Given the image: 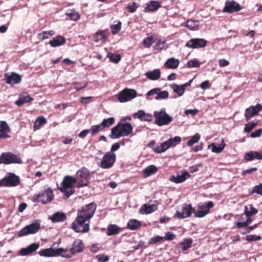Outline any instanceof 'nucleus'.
I'll use <instances>...</instances> for the list:
<instances>
[{"label":"nucleus","mask_w":262,"mask_h":262,"mask_svg":"<svg viewBox=\"0 0 262 262\" xmlns=\"http://www.w3.org/2000/svg\"><path fill=\"white\" fill-rule=\"evenodd\" d=\"M97 205L92 202L82 206L77 211V215L72 224L76 232H87L90 230V220L95 214Z\"/></svg>","instance_id":"f257e3e1"},{"label":"nucleus","mask_w":262,"mask_h":262,"mask_svg":"<svg viewBox=\"0 0 262 262\" xmlns=\"http://www.w3.org/2000/svg\"><path fill=\"white\" fill-rule=\"evenodd\" d=\"M83 248V247H72L68 250L62 248L53 249L50 247L41 250L38 253L40 256L43 257H55L61 255L64 257H71L76 253L82 251Z\"/></svg>","instance_id":"f03ea898"},{"label":"nucleus","mask_w":262,"mask_h":262,"mask_svg":"<svg viewBox=\"0 0 262 262\" xmlns=\"http://www.w3.org/2000/svg\"><path fill=\"white\" fill-rule=\"evenodd\" d=\"M133 130V127L130 123L119 122L112 128L110 137L111 139H118L127 136L132 133Z\"/></svg>","instance_id":"7ed1b4c3"},{"label":"nucleus","mask_w":262,"mask_h":262,"mask_svg":"<svg viewBox=\"0 0 262 262\" xmlns=\"http://www.w3.org/2000/svg\"><path fill=\"white\" fill-rule=\"evenodd\" d=\"M54 199L53 191L51 188L40 191L38 194H35L32 200L34 203L40 202L42 204H46L51 202Z\"/></svg>","instance_id":"20e7f679"},{"label":"nucleus","mask_w":262,"mask_h":262,"mask_svg":"<svg viewBox=\"0 0 262 262\" xmlns=\"http://www.w3.org/2000/svg\"><path fill=\"white\" fill-rule=\"evenodd\" d=\"M154 116V123L159 126L168 125L173 120L172 117L166 113L165 108H162L159 111H155Z\"/></svg>","instance_id":"39448f33"},{"label":"nucleus","mask_w":262,"mask_h":262,"mask_svg":"<svg viewBox=\"0 0 262 262\" xmlns=\"http://www.w3.org/2000/svg\"><path fill=\"white\" fill-rule=\"evenodd\" d=\"M75 179L78 187L86 186L91 179L90 172L86 168L81 167L77 171Z\"/></svg>","instance_id":"423d86ee"},{"label":"nucleus","mask_w":262,"mask_h":262,"mask_svg":"<svg viewBox=\"0 0 262 262\" xmlns=\"http://www.w3.org/2000/svg\"><path fill=\"white\" fill-rule=\"evenodd\" d=\"M75 183H76V181L75 178L69 176H67L64 178L62 182V187L59 189L64 193L66 198H68L74 192L73 185Z\"/></svg>","instance_id":"0eeeda50"},{"label":"nucleus","mask_w":262,"mask_h":262,"mask_svg":"<svg viewBox=\"0 0 262 262\" xmlns=\"http://www.w3.org/2000/svg\"><path fill=\"white\" fill-rule=\"evenodd\" d=\"M21 163V158L18 155H15L11 152H3L0 156V164L9 165L15 163L20 164Z\"/></svg>","instance_id":"6e6552de"},{"label":"nucleus","mask_w":262,"mask_h":262,"mask_svg":"<svg viewBox=\"0 0 262 262\" xmlns=\"http://www.w3.org/2000/svg\"><path fill=\"white\" fill-rule=\"evenodd\" d=\"M20 183L18 176L14 173H8L7 175L0 180V186L15 187Z\"/></svg>","instance_id":"1a4fd4ad"},{"label":"nucleus","mask_w":262,"mask_h":262,"mask_svg":"<svg viewBox=\"0 0 262 262\" xmlns=\"http://www.w3.org/2000/svg\"><path fill=\"white\" fill-rule=\"evenodd\" d=\"M40 229V221L35 220L31 224L25 226L18 233V236H23L28 234L37 233Z\"/></svg>","instance_id":"9d476101"},{"label":"nucleus","mask_w":262,"mask_h":262,"mask_svg":"<svg viewBox=\"0 0 262 262\" xmlns=\"http://www.w3.org/2000/svg\"><path fill=\"white\" fill-rule=\"evenodd\" d=\"M137 96V92L134 89L125 88L117 95L118 101L121 103L130 101Z\"/></svg>","instance_id":"9b49d317"},{"label":"nucleus","mask_w":262,"mask_h":262,"mask_svg":"<svg viewBox=\"0 0 262 262\" xmlns=\"http://www.w3.org/2000/svg\"><path fill=\"white\" fill-rule=\"evenodd\" d=\"M116 161V155L114 152L108 151L103 156L100 163V167L103 169L111 168Z\"/></svg>","instance_id":"f8f14e48"},{"label":"nucleus","mask_w":262,"mask_h":262,"mask_svg":"<svg viewBox=\"0 0 262 262\" xmlns=\"http://www.w3.org/2000/svg\"><path fill=\"white\" fill-rule=\"evenodd\" d=\"M214 204L212 201H208L204 204H199L198 205V210H195L194 216L196 217H203L209 213L210 209L213 208Z\"/></svg>","instance_id":"ddd939ff"},{"label":"nucleus","mask_w":262,"mask_h":262,"mask_svg":"<svg viewBox=\"0 0 262 262\" xmlns=\"http://www.w3.org/2000/svg\"><path fill=\"white\" fill-rule=\"evenodd\" d=\"M207 44V41L203 38H192L188 41L185 47L191 49L202 48L206 47Z\"/></svg>","instance_id":"4468645a"},{"label":"nucleus","mask_w":262,"mask_h":262,"mask_svg":"<svg viewBox=\"0 0 262 262\" xmlns=\"http://www.w3.org/2000/svg\"><path fill=\"white\" fill-rule=\"evenodd\" d=\"M262 111V104H257L255 106H251L245 110V116L246 121L257 115Z\"/></svg>","instance_id":"2eb2a0df"},{"label":"nucleus","mask_w":262,"mask_h":262,"mask_svg":"<svg viewBox=\"0 0 262 262\" xmlns=\"http://www.w3.org/2000/svg\"><path fill=\"white\" fill-rule=\"evenodd\" d=\"M192 213L195 214V209L191 204H184L182 207V212L177 211L176 216L179 219H184L189 217Z\"/></svg>","instance_id":"dca6fc26"},{"label":"nucleus","mask_w":262,"mask_h":262,"mask_svg":"<svg viewBox=\"0 0 262 262\" xmlns=\"http://www.w3.org/2000/svg\"><path fill=\"white\" fill-rule=\"evenodd\" d=\"M242 8L239 4L234 1H226L223 11L228 13H232L238 12L241 10Z\"/></svg>","instance_id":"f3484780"},{"label":"nucleus","mask_w":262,"mask_h":262,"mask_svg":"<svg viewBox=\"0 0 262 262\" xmlns=\"http://www.w3.org/2000/svg\"><path fill=\"white\" fill-rule=\"evenodd\" d=\"M4 77L6 82L10 85L18 84L21 81V76L15 73H12L11 75L5 74Z\"/></svg>","instance_id":"a211bd4d"},{"label":"nucleus","mask_w":262,"mask_h":262,"mask_svg":"<svg viewBox=\"0 0 262 262\" xmlns=\"http://www.w3.org/2000/svg\"><path fill=\"white\" fill-rule=\"evenodd\" d=\"M11 132V129L5 121H0V140L2 139L10 138L9 134Z\"/></svg>","instance_id":"6ab92c4d"},{"label":"nucleus","mask_w":262,"mask_h":262,"mask_svg":"<svg viewBox=\"0 0 262 262\" xmlns=\"http://www.w3.org/2000/svg\"><path fill=\"white\" fill-rule=\"evenodd\" d=\"M134 118H138L141 121H151L152 120V116L150 114L146 113L143 110H139L138 112L133 115Z\"/></svg>","instance_id":"aec40b11"},{"label":"nucleus","mask_w":262,"mask_h":262,"mask_svg":"<svg viewBox=\"0 0 262 262\" xmlns=\"http://www.w3.org/2000/svg\"><path fill=\"white\" fill-rule=\"evenodd\" d=\"M109 34L106 31L99 30L94 35L93 39L95 42L100 41L104 43L106 41Z\"/></svg>","instance_id":"412c9836"},{"label":"nucleus","mask_w":262,"mask_h":262,"mask_svg":"<svg viewBox=\"0 0 262 262\" xmlns=\"http://www.w3.org/2000/svg\"><path fill=\"white\" fill-rule=\"evenodd\" d=\"M244 159L247 161H251L254 159L262 160V151H250L247 152L244 155Z\"/></svg>","instance_id":"4be33fe9"},{"label":"nucleus","mask_w":262,"mask_h":262,"mask_svg":"<svg viewBox=\"0 0 262 262\" xmlns=\"http://www.w3.org/2000/svg\"><path fill=\"white\" fill-rule=\"evenodd\" d=\"M190 177V174L186 171L183 172L182 174L177 176H172L170 178V181L175 183H181L184 182L187 178Z\"/></svg>","instance_id":"5701e85b"},{"label":"nucleus","mask_w":262,"mask_h":262,"mask_svg":"<svg viewBox=\"0 0 262 262\" xmlns=\"http://www.w3.org/2000/svg\"><path fill=\"white\" fill-rule=\"evenodd\" d=\"M161 7V4L158 1H150L147 3L146 7L145 8L144 12H154Z\"/></svg>","instance_id":"b1692460"},{"label":"nucleus","mask_w":262,"mask_h":262,"mask_svg":"<svg viewBox=\"0 0 262 262\" xmlns=\"http://www.w3.org/2000/svg\"><path fill=\"white\" fill-rule=\"evenodd\" d=\"M66 40L64 37L61 35H57L49 41V44L52 47H57L66 43Z\"/></svg>","instance_id":"393cba45"},{"label":"nucleus","mask_w":262,"mask_h":262,"mask_svg":"<svg viewBox=\"0 0 262 262\" xmlns=\"http://www.w3.org/2000/svg\"><path fill=\"white\" fill-rule=\"evenodd\" d=\"M157 209L158 206L156 204L148 205L145 204L139 209V213L141 214H150L157 210Z\"/></svg>","instance_id":"a878e982"},{"label":"nucleus","mask_w":262,"mask_h":262,"mask_svg":"<svg viewBox=\"0 0 262 262\" xmlns=\"http://www.w3.org/2000/svg\"><path fill=\"white\" fill-rule=\"evenodd\" d=\"M33 99L27 93H23L20 95L19 99L15 101V104L18 106H22L24 104L30 102Z\"/></svg>","instance_id":"bb28decb"},{"label":"nucleus","mask_w":262,"mask_h":262,"mask_svg":"<svg viewBox=\"0 0 262 262\" xmlns=\"http://www.w3.org/2000/svg\"><path fill=\"white\" fill-rule=\"evenodd\" d=\"M49 219L53 223L61 222L64 221L67 219L66 214L63 212H57L54 213Z\"/></svg>","instance_id":"cd10ccee"},{"label":"nucleus","mask_w":262,"mask_h":262,"mask_svg":"<svg viewBox=\"0 0 262 262\" xmlns=\"http://www.w3.org/2000/svg\"><path fill=\"white\" fill-rule=\"evenodd\" d=\"M146 77L151 80H157L160 78L161 71L159 69H155L145 73Z\"/></svg>","instance_id":"c85d7f7f"},{"label":"nucleus","mask_w":262,"mask_h":262,"mask_svg":"<svg viewBox=\"0 0 262 262\" xmlns=\"http://www.w3.org/2000/svg\"><path fill=\"white\" fill-rule=\"evenodd\" d=\"M179 60L177 59H175L174 58L171 57L168 58L165 63H164V66H166L167 68L170 69H175L178 68L179 64Z\"/></svg>","instance_id":"c756f323"},{"label":"nucleus","mask_w":262,"mask_h":262,"mask_svg":"<svg viewBox=\"0 0 262 262\" xmlns=\"http://www.w3.org/2000/svg\"><path fill=\"white\" fill-rule=\"evenodd\" d=\"M157 171V167L154 165H151L146 167L144 169L143 175L144 178H146L156 173Z\"/></svg>","instance_id":"7c9ffc66"},{"label":"nucleus","mask_w":262,"mask_h":262,"mask_svg":"<svg viewBox=\"0 0 262 262\" xmlns=\"http://www.w3.org/2000/svg\"><path fill=\"white\" fill-rule=\"evenodd\" d=\"M225 143L224 142V140H222V142L221 144L218 145H215L214 143H212L210 145L208 146V147H212L211 150L213 152L215 153H220L221 152L225 147Z\"/></svg>","instance_id":"2f4dec72"},{"label":"nucleus","mask_w":262,"mask_h":262,"mask_svg":"<svg viewBox=\"0 0 262 262\" xmlns=\"http://www.w3.org/2000/svg\"><path fill=\"white\" fill-rule=\"evenodd\" d=\"M257 210L252 205H249L245 207L244 213L247 217H251L257 213Z\"/></svg>","instance_id":"473e14b6"},{"label":"nucleus","mask_w":262,"mask_h":262,"mask_svg":"<svg viewBox=\"0 0 262 262\" xmlns=\"http://www.w3.org/2000/svg\"><path fill=\"white\" fill-rule=\"evenodd\" d=\"M47 122L46 119L42 116H40L38 117L34 124V129L35 130H37L40 129V127L46 124Z\"/></svg>","instance_id":"72a5a7b5"},{"label":"nucleus","mask_w":262,"mask_h":262,"mask_svg":"<svg viewBox=\"0 0 262 262\" xmlns=\"http://www.w3.org/2000/svg\"><path fill=\"white\" fill-rule=\"evenodd\" d=\"M170 147L168 140L161 143L159 145H156L155 152L162 153Z\"/></svg>","instance_id":"f704fd0d"},{"label":"nucleus","mask_w":262,"mask_h":262,"mask_svg":"<svg viewBox=\"0 0 262 262\" xmlns=\"http://www.w3.org/2000/svg\"><path fill=\"white\" fill-rule=\"evenodd\" d=\"M141 226V223L140 221L136 219H130L127 223V227L132 230H137Z\"/></svg>","instance_id":"c9c22d12"},{"label":"nucleus","mask_w":262,"mask_h":262,"mask_svg":"<svg viewBox=\"0 0 262 262\" xmlns=\"http://www.w3.org/2000/svg\"><path fill=\"white\" fill-rule=\"evenodd\" d=\"M170 87L173 90V91L178 95L179 96H182L185 90V89L183 84L181 85H179L177 84L173 83L170 85Z\"/></svg>","instance_id":"e433bc0d"},{"label":"nucleus","mask_w":262,"mask_h":262,"mask_svg":"<svg viewBox=\"0 0 262 262\" xmlns=\"http://www.w3.org/2000/svg\"><path fill=\"white\" fill-rule=\"evenodd\" d=\"M55 32L53 30H50L48 31H44L42 32L38 33L37 34V36L39 39L43 40L49 38L50 36H53Z\"/></svg>","instance_id":"4c0bfd02"},{"label":"nucleus","mask_w":262,"mask_h":262,"mask_svg":"<svg viewBox=\"0 0 262 262\" xmlns=\"http://www.w3.org/2000/svg\"><path fill=\"white\" fill-rule=\"evenodd\" d=\"M39 247H27V248H21L19 251L20 255L25 256L30 254L35 251Z\"/></svg>","instance_id":"58836bf2"},{"label":"nucleus","mask_w":262,"mask_h":262,"mask_svg":"<svg viewBox=\"0 0 262 262\" xmlns=\"http://www.w3.org/2000/svg\"><path fill=\"white\" fill-rule=\"evenodd\" d=\"M115 122V118L114 117H110L107 119H104L100 125L104 129L105 128H108L112 126Z\"/></svg>","instance_id":"ea45409f"},{"label":"nucleus","mask_w":262,"mask_h":262,"mask_svg":"<svg viewBox=\"0 0 262 262\" xmlns=\"http://www.w3.org/2000/svg\"><path fill=\"white\" fill-rule=\"evenodd\" d=\"M111 62L114 63H118L121 59V56L119 54H113L109 53L107 55Z\"/></svg>","instance_id":"a19ab883"},{"label":"nucleus","mask_w":262,"mask_h":262,"mask_svg":"<svg viewBox=\"0 0 262 262\" xmlns=\"http://www.w3.org/2000/svg\"><path fill=\"white\" fill-rule=\"evenodd\" d=\"M120 231L119 228L116 225H110L107 228V234L114 235L118 233Z\"/></svg>","instance_id":"79ce46f5"},{"label":"nucleus","mask_w":262,"mask_h":262,"mask_svg":"<svg viewBox=\"0 0 262 262\" xmlns=\"http://www.w3.org/2000/svg\"><path fill=\"white\" fill-rule=\"evenodd\" d=\"M201 138V136L199 133H196L194 136H192L190 139L188 141L187 144L189 146H192L195 143L199 142Z\"/></svg>","instance_id":"37998d69"},{"label":"nucleus","mask_w":262,"mask_h":262,"mask_svg":"<svg viewBox=\"0 0 262 262\" xmlns=\"http://www.w3.org/2000/svg\"><path fill=\"white\" fill-rule=\"evenodd\" d=\"M103 130L102 127L100 125V124L92 125L90 129V132H91L92 136H94L97 134L99 132Z\"/></svg>","instance_id":"c03bdc74"},{"label":"nucleus","mask_w":262,"mask_h":262,"mask_svg":"<svg viewBox=\"0 0 262 262\" xmlns=\"http://www.w3.org/2000/svg\"><path fill=\"white\" fill-rule=\"evenodd\" d=\"M166 41L165 39H158L157 43L153 47L154 49L160 51L162 50L164 48V45Z\"/></svg>","instance_id":"a18cd8bd"},{"label":"nucleus","mask_w":262,"mask_h":262,"mask_svg":"<svg viewBox=\"0 0 262 262\" xmlns=\"http://www.w3.org/2000/svg\"><path fill=\"white\" fill-rule=\"evenodd\" d=\"M188 68H199L200 66L199 60L196 58H194L192 60H189L187 63Z\"/></svg>","instance_id":"49530a36"},{"label":"nucleus","mask_w":262,"mask_h":262,"mask_svg":"<svg viewBox=\"0 0 262 262\" xmlns=\"http://www.w3.org/2000/svg\"><path fill=\"white\" fill-rule=\"evenodd\" d=\"M168 140L170 147H174L177 145L179 144L181 141V137L176 136L173 138H170Z\"/></svg>","instance_id":"de8ad7c7"},{"label":"nucleus","mask_w":262,"mask_h":262,"mask_svg":"<svg viewBox=\"0 0 262 262\" xmlns=\"http://www.w3.org/2000/svg\"><path fill=\"white\" fill-rule=\"evenodd\" d=\"M154 42L155 40L152 36H148L143 40V44L146 48H149Z\"/></svg>","instance_id":"09e8293b"},{"label":"nucleus","mask_w":262,"mask_h":262,"mask_svg":"<svg viewBox=\"0 0 262 262\" xmlns=\"http://www.w3.org/2000/svg\"><path fill=\"white\" fill-rule=\"evenodd\" d=\"M168 96L169 93L167 91H161L160 89L158 95L155 97V99L157 100L167 99L168 98Z\"/></svg>","instance_id":"8fccbe9b"},{"label":"nucleus","mask_w":262,"mask_h":262,"mask_svg":"<svg viewBox=\"0 0 262 262\" xmlns=\"http://www.w3.org/2000/svg\"><path fill=\"white\" fill-rule=\"evenodd\" d=\"M163 241L164 238L162 236L157 235L150 238L148 244L150 245L155 244L157 243H162Z\"/></svg>","instance_id":"3c124183"},{"label":"nucleus","mask_w":262,"mask_h":262,"mask_svg":"<svg viewBox=\"0 0 262 262\" xmlns=\"http://www.w3.org/2000/svg\"><path fill=\"white\" fill-rule=\"evenodd\" d=\"M121 28V22H118L116 25H112L111 26L112 33L113 34H116L119 32Z\"/></svg>","instance_id":"603ef678"},{"label":"nucleus","mask_w":262,"mask_h":262,"mask_svg":"<svg viewBox=\"0 0 262 262\" xmlns=\"http://www.w3.org/2000/svg\"><path fill=\"white\" fill-rule=\"evenodd\" d=\"M73 85L77 91H80L87 86L88 83L86 82L84 83L76 82L73 83Z\"/></svg>","instance_id":"864d4df0"},{"label":"nucleus","mask_w":262,"mask_h":262,"mask_svg":"<svg viewBox=\"0 0 262 262\" xmlns=\"http://www.w3.org/2000/svg\"><path fill=\"white\" fill-rule=\"evenodd\" d=\"M257 122L248 123L245 125L244 132L245 133L250 132L257 125Z\"/></svg>","instance_id":"5fc2aeb1"},{"label":"nucleus","mask_w":262,"mask_h":262,"mask_svg":"<svg viewBox=\"0 0 262 262\" xmlns=\"http://www.w3.org/2000/svg\"><path fill=\"white\" fill-rule=\"evenodd\" d=\"M66 15H68L72 20L74 21L77 20L80 18V15L76 11L67 13Z\"/></svg>","instance_id":"6e6d98bb"},{"label":"nucleus","mask_w":262,"mask_h":262,"mask_svg":"<svg viewBox=\"0 0 262 262\" xmlns=\"http://www.w3.org/2000/svg\"><path fill=\"white\" fill-rule=\"evenodd\" d=\"M138 8V5L135 2H133L131 5H128L126 9L128 12L133 13L135 12Z\"/></svg>","instance_id":"4d7b16f0"},{"label":"nucleus","mask_w":262,"mask_h":262,"mask_svg":"<svg viewBox=\"0 0 262 262\" xmlns=\"http://www.w3.org/2000/svg\"><path fill=\"white\" fill-rule=\"evenodd\" d=\"M252 193H255L262 195V183H260L258 185L255 186L252 190Z\"/></svg>","instance_id":"13d9d810"},{"label":"nucleus","mask_w":262,"mask_h":262,"mask_svg":"<svg viewBox=\"0 0 262 262\" xmlns=\"http://www.w3.org/2000/svg\"><path fill=\"white\" fill-rule=\"evenodd\" d=\"M164 241H171L176 237V235L171 232H167L165 235L162 236Z\"/></svg>","instance_id":"bf43d9fd"},{"label":"nucleus","mask_w":262,"mask_h":262,"mask_svg":"<svg viewBox=\"0 0 262 262\" xmlns=\"http://www.w3.org/2000/svg\"><path fill=\"white\" fill-rule=\"evenodd\" d=\"M96 258L100 262H106L108 261L110 258L108 256L102 254L97 255Z\"/></svg>","instance_id":"052dcab7"},{"label":"nucleus","mask_w":262,"mask_h":262,"mask_svg":"<svg viewBox=\"0 0 262 262\" xmlns=\"http://www.w3.org/2000/svg\"><path fill=\"white\" fill-rule=\"evenodd\" d=\"M211 85L208 80H205L202 82L200 84V88L203 90L209 89Z\"/></svg>","instance_id":"680f3d73"},{"label":"nucleus","mask_w":262,"mask_h":262,"mask_svg":"<svg viewBox=\"0 0 262 262\" xmlns=\"http://www.w3.org/2000/svg\"><path fill=\"white\" fill-rule=\"evenodd\" d=\"M261 134H262V128H259V129L254 131V132L252 133L250 135V137L251 138L258 137L261 136Z\"/></svg>","instance_id":"e2e57ef3"},{"label":"nucleus","mask_w":262,"mask_h":262,"mask_svg":"<svg viewBox=\"0 0 262 262\" xmlns=\"http://www.w3.org/2000/svg\"><path fill=\"white\" fill-rule=\"evenodd\" d=\"M92 97H82L80 98V102L83 104H86L89 103L92 100Z\"/></svg>","instance_id":"0e129e2a"},{"label":"nucleus","mask_w":262,"mask_h":262,"mask_svg":"<svg viewBox=\"0 0 262 262\" xmlns=\"http://www.w3.org/2000/svg\"><path fill=\"white\" fill-rule=\"evenodd\" d=\"M219 64L220 67H224L229 64V62L226 59H222L219 61Z\"/></svg>","instance_id":"69168bd1"},{"label":"nucleus","mask_w":262,"mask_h":262,"mask_svg":"<svg viewBox=\"0 0 262 262\" xmlns=\"http://www.w3.org/2000/svg\"><path fill=\"white\" fill-rule=\"evenodd\" d=\"M159 90H160V89H159V88L152 89L147 93V96H153L156 94L157 96L158 94L159 93Z\"/></svg>","instance_id":"338daca9"},{"label":"nucleus","mask_w":262,"mask_h":262,"mask_svg":"<svg viewBox=\"0 0 262 262\" xmlns=\"http://www.w3.org/2000/svg\"><path fill=\"white\" fill-rule=\"evenodd\" d=\"M90 132V129L83 130L79 134L78 136L81 138H84Z\"/></svg>","instance_id":"774afa93"}]
</instances>
